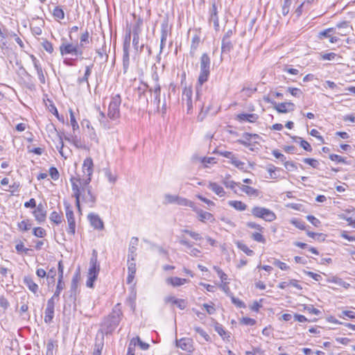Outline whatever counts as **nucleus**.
I'll list each match as a JSON object with an SVG mask.
<instances>
[{
	"mask_svg": "<svg viewBox=\"0 0 355 355\" xmlns=\"http://www.w3.org/2000/svg\"><path fill=\"white\" fill-rule=\"evenodd\" d=\"M73 196L76 198V205L81 214L80 199L89 207L93 208L96 202V196L92 193L89 184L80 181L79 176H72L70 178Z\"/></svg>",
	"mask_w": 355,
	"mask_h": 355,
	"instance_id": "f257e3e1",
	"label": "nucleus"
},
{
	"mask_svg": "<svg viewBox=\"0 0 355 355\" xmlns=\"http://www.w3.org/2000/svg\"><path fill=\"white\" fill-rule=\"evenodd\" d=\"M211 60L207 53H202L200 57V72L196 85V103L201 111L205 107L206 97L202 98V85L208 80L210 74Z\"/></svg>",
	"mask_w": 355,
	"mask_h": 355,
	"instance_id": "f03ea898",
	"label": "nucleus"
},
{
	"mask_svg": "<svg viewBox=\"0 0 355 355\" xmlns=\"http://www.w3.org/2000/svg\"><path fill=\"white\" fill-rule=\"evenodd\" d=\"M121 104V95L112 94L108 105L107 116L112 121L119 119L121 116L120 105Z\"/></svg>",
	"mask_w": 355,
	"mask_h": 355,
	"instance_id": "7ed1b4c3",
	"label": "nucleus"
},
{
	"mask_svg": "<svg viewBox=\"0 0 355 355\" xmlns=\"http://www.w3.org/2000/svg\"><path fill=\"white\" fill-rule=\"evenodd\" d=\"M251 213L254 217L261 218L266 222H272L277 218L276 214L270 209L259 206L252 207Z\"/></svg>",
	"mask_w": 355,
	"mask_h": 355,
	"instance_id": "20e7f679",
	"label": "nucleus"
},
{
	"mask_svg": "<svg viewBox=\"0 0 355 355\" xmlns=\"http://www.w3.org/2000/svg\"><path fill=\"white\" fill-rule=\"evenodd\" d=\"M59 49L62 56L71 55L78 57L83 55V51L79 48L78 44H73L63 41L60 46Z\"/></svg>",
	"mask_w": 355,
	"mask_h": 355,
	"instance_id": "39448f33",
	"label": "nucleus"
},
{
	"mask_svg": "<svg viewBox=\"0 0 355 355\" xmlns=\"http://www.w3.org/2000/svg\"><path fill=\"white\" fill-rule=\"evenodd\" d=\"M83 176L80 181L85 182V184H89L92 180V176L94 172V164L93 160L91 157H87L83 161Z\"/></svg>",
	"mask_w": 355,
	"mask_h": 355,
	"instance_id": "423d86ee",
	"label": "nucleus"
},
{
	"mask_svg": "<svg viewBox=\"0 0 355 355\" xmlns=\"http://www.w3.org/2000/svg\"><path fill=\"white\" fill-rule=\"evenodd\" d=\"M66 218L68 223L67 232L68 234L74 235L76 233V220L72 207L69 203L64 202Z\"/></svg>",
	"mask_w": 355,
	"mask_h": 355,
	"instance_id": "0eeeda50",
	"label": "nucleus"
},
{
	"mask_svg": "<svg viewBox=\"0 0 355 355\" xmlns=\"http://www.w3.org/2000/svg\"><path fill=\"white\" fill-rule=\"evenodd\" d=\"M219 154L221 156L229 159L230 162L232 165H234L235 167H236L237 168H239L244 172L247 171L246 168H245V163L243 162H241V160H239L237 158V157L232 152L220 151Z\"/></svg>",
	"mask_w": 355,
	"mask_h": 355,
	"instance_id": "6e6552de",
	"label": "nucleus"
},
{
	"mask_svg": "<svg viewBox=\"0 0 355 355\" xmlns=\"http://www.w3.org/2000/svg\"><path fill=\"white\" fill-rule=\"evenodd\" d=\"M130 31L128 35H126L125 41L123 44V73H125L128 71L130 64V57H129V49H130Z\"/></svg>",
	"mask_w": 355,
	"mask_h": 355,
	"instance_id": "1a4fd4ad",
	"label": "nucleus"
},
{
	"mask_svg": "<svg viewBox=\"0 0 355 355\" xmlns=\"http://www.w3.org/2000/svg\"><path fill=\"white\" fill-rule=\"evenodd\" d=\"M193 91L191 87H185L182 92V101L184 103L186 102L187 107V113H191L193 110V101H192Z\"/></svg>",
	"mask_w": 355,
	"mask_h": 355,
	"instance_id": "9d476101",
	"label": "nucleus"
},
{
	"mask_svg": "<svg viewBox=\"0 0 355 355\" xmlns=\"http://www.w3.org/2000/svg\"><path fill=\"white\" fill-rule=\"evenodd\" d=\"M122 313L119 309H114L107 318L108 327L110 330L115 329L119 324Z\"/></svg>",
	"mask_w": 355,
	"mask_h": 355,
	"instance_id": "9b49d317",
	"label": "nucleus"
},
{
	"mask_svg": "<svg viewBox=\"0 0 355 355\" xmlns=\"http://www.w3.org/2000/svg\"><path fill=\"white\" fill-rule=\"evenodd\" d=\"M89 265L88 275L92 276L94 275V277H97L100 270V266L98 264L97 254L95 250H94L92 257L90 259Z\"/></svg>",
	"mask_w": 355,
	"mask_h": 355,
	"instance_id": "f8f14e48",
	"label": "nucleus"
},
{
	"mask_svg": "<svg viewBox=\"0 0 355 355\" xmlns=\"http://www.w3.org/2000/svg\"><path fill=\"white\" fill-rule=\"evenodd\" d=\"M334 28H336L334 33L341 36H345L349 34L352 29L349 22L346 21L337 24Z\"/></svg>",
	"mask_w": 355,
	"mask_h": 355,
	"instance_id": "ddd939ff",
	"label": "nucleus"
},
{
	"mask_svg": "<svg viewBox=\"0 0 355 355\" xmlns=\"http://www.w3.org/2000/svg\"><path fill=\"white\" fill-rule=\"evenodd\" d=\"M336 28H329L319 33L318 38L322 40L324 37L329 38L331 43H336L339 38L336 36H334L335 30Z\"/></svg>",
	"mask_w": 355,
	"mask_h": 355,
	"instance_id": "4468645a",
	"label": "nucleus"
},
{
	"mask_svg": "<svg viewBox=\"0 0 355 355\" xmlns=\"http://www.w3.org/2000/svg\"><path fill=\"white\" fill-rule=\"evenodd\" d=\"M87 218L94 228L99 230L104 229V223L98 215L94 213H90L88 214Z\"/></svg>",
	"mask_w": 355,
	"mask_h": 355,
	"instance_id": "2eb2a0df",
	"label": "nucleus"
},
{
	"mask_svg": "<svg viewBox=\"0 0 355 355\" xmlns=\"http://www.w3.org/2000/svg\"><path fill=\"white\" fill-rule=\"evenodd\" d=\"M33 216L35 220L41 223L45 221L46 218V211L45 210L44 206L40 203L36 207L35 209L33 212Z\"/></svg>",
	"mask_w": 355,
	"mask_h": 355,
	"instance_id": "dca6fc26",
	"label": "nucleus"
},
{
	"mask_svg": "<svg viewBox=\"0 0 355 355\" xmlns=\"http://www.w3.org/2000/svg\"><path fill=\"white\" fill-rule=\"evenodd\" d=\"M295 105L291 102L274 103V107L279 113H287L295 110Z\"/></svg>",
	"mask_w": 355,
	"mask_h": 355,
	"instance_id": "f3484780",
	"label": "nucleus"
},
{
	"mask_svg": "<svg viewBox=\"0 0 355 355\" xmlns=\"http://www.w3.org/2000/svg\"><path fill=\"white\" fill-rule=\"evenodd\" d=\"M176 345L182 350L191 352L193 351V340L189 338H182L176 340Z\"/></svg>",
	"mask_w": 355,
	"mask_h": 355,
	"instance_id": "a211bd4d",
	"label": "nucleus"
},
{
	"mask_svg": "<svg viewBox=\"0 0 355 355\" xmlns=\"http://www.w3.org/2000/svg\"><path fill=\"white\" fill-rule=\"evenodd\" d=\"M210 22H213L216 31L219 29V21L218 17L217 7L215 3H212L211 8L209 9V19Z\"/></svg>",
	"mask_w": 355,
	"mask_h": 355,
	"instance_id": "6ab92c4d",
	"label": "nucleus"
},
{
	"mask_svg": "<svg viewBox=\"0 0 355 355\" xmlns=\"http://www.w3.org/2000/svg\"><path fill=\"white\" fill-rule=\"evenodd\" d=\"M166 303H171L173 305H176L180 310H184L187 307V303L184 300L177 299L175 297L172 295L166 296L164 298Z\"/></svg>",
	"mask_w": 355,
	"mask_h": 355,
	"instance_id": "aec40b11",
	"label": "nucleus"
},
{
	"mask_svg": "<svg viewBox=\"0 0 355 355\" xmlns=\"http://www.w3.org/2000/svg\"><path fill=\"white\" fill-rule=\"evenodd\" d=\"M165 282L167 285L172 286L173 287H178L188 283L189 280L187 279L178 277H171L166 278Z\"/></svg>",
	"mask_w": 355,
	"mask_h": 355,
	"instance_id": "412c9836",
	"label": "nucleus"
},
{
	"mask_svg": "<svg viewBox=\"0 0 355 355\" xmlns=\"http://www.w3.org/2000/svg\"><path fill=\"white\" fill-rule=\"evenodd\" d=\"M23 282L32 293L37 295L39 286L31 277H24Z\"/></svg>",
	"mask_w": 355,
	"mask_h": 355,
	"instance_id": "4be33fe9",
	"label": "nucleus"
},
{
	"mask_svg": "<svg viewBox=\"0 0 355 355\" xmlns=\"http://www.w3.org/2000/svg\"><path fill=\"white\" fill-rule=\"evenodd\" d=\"M240 189L250 197H257L260 193L258 189L245 184H241Z\"/></svg>",
	"mask_w": 355,
	"mask_h": 355,
	"instance_id": "5701e85b",
	"label": "nucleus"
},
{
	"mask_svg": "<svg viewBox=\"0 0 355 355\" xmlns=\"http://www.w3.org/2000/svg\"><path fill=\"white\" fill-rule=\"evenodd\" d=\"M150 92L153 93L154 100L153 103L156 105L157 108L159 109L160 104V93L161 87L158 83H156L153 88L150 89Z\"/></svg>",
	"mask_w": 355,
	"mask_h": 355,
	"instance_id": "b1692460",
	"label": "nucleus"
},
{
	"mask_svg": "<svg viewBox=\"0 0 355 355\" xmlns=\"http://www.w3.org/2000/svg\"><path fill=\"white\" fill-rule=\"evenodd\" d=\"M234 46V42L229 39H222L221 53H230Z\"/></svg>",
	"mask_w": 355,
	"mask_h": 355,
	"instance_id": "393cba45",
	"label": "nucleus"
},
{
	"mask_svg": "<svg viewBox=\"0 0 355 355\" xmlns=\"http://www.w3.org/2000/svg\"><path fill=\"white\" fill-rule=\"evenodd\" d=\"M198 220L202 223H205L209 220L210 222H214L215 218L214 216L209 213L200 209V211H198Z\"/></svg>",
	"mask_w": 355,
	"mask_h": 355,
	"instance_id": "a878e982",
	"label": "nucleus"
},
{
	"mask_svg": "<svg viewBox=\"0 0 355 355\" xmlns=\"http://www.w3.org/2000/svg\"><path fill=\"white\" fill-rule=\"evenodd\" d=\"M137 345H138L139 347L143 350H146L149 348V345L146 343L143 342L139 336L132 338L130 341L128 346L133 347V348L135 349V347Z\"/></svg>",
	"mask_w": 355,
	"mask_h": 355,
	"instance_id": "bb28decb",
	"label": "nucleus"
},
{
	"mask_svg": "<svg viewBox=\"0 0 355 355\" xmlns=\"http://www.w3.org/2000/svg\"><path fill=\"white\" fill-rule=\"evenodd\" d=\"M251 134L245 132L243 134V139L238 140V142L245 147H248L250 150H253L252 146L254 144L252 142Z\"/></svg>",
	"mask_w": 355,
	"mask_h": 355,
	"instance_id": "cd10ccee",
	"label": "nucleus"
},
{
	"mask_svg": "<svg viewBox=\"0 0 355 355\" xmlns=\"http://www.w3.org/2000/svg\"><path fill=\"white\" fill-rule=\"evenodd\" d=\"M259 116L256 114H239L237 115V119L240 121H248L254 123L258 119Z\"/></svg>",
	"mask_w": 355,
	"mask_h": 355,
	"instance_id": "c85d7f7f",
	"label": "nucleus"
},
{
	"mask_svg": "<svg viewBox=\"0 0 355 355\" xmlns=\"http://www.w3.org/2000/svg\"><path fill=\"white\" fill-rule=\"evenodd\" d=\"M208 187L220 197L225 195L224 189L216 182H209Z\"/></svg>",
	"mask_w": 355,
	"mask_h": 355,
	"instance_id": "c756f323",
	"label": "nucleus"
},
{
	"mask_svg": "<svg viewBox=\"0 0 355 355\" xmlns=\"http://www.w3.org/2000/svg\"><path fill=\"white\" fill-rule=\"evenodd\" d=\"M200 38L198 35H195L192 37L191 44V49H190V55L192 58L195 56L196 51L200 44Z\"/></svg>",
	"mask_w": 355,
	"mask_h": 355,
	"instance_id": "7c9ffc66",
	"label": "nucleus"
},
{
	"mask_svg": "<svg viewBox=\"0 0 355 355\" xmlns=\"http://www.w3.org/2000/svg\"><path fill=\"white\" fill-rule=\"evenodd\" d=\"M228 205L240 211H245L248 207L246 204L240 200H230Z\"/></svg>",
	"mask_w": 355,
	"mask_h": 355,
	"instance_id": "2f4dec72",
	"label": "nucleus"
},
{
	"mask_svg": "<svg viewBox=\"0 0 355 355\" xmlns=\"http://www.w3.org/2000/svg\"><path fill=\"white\" fill-rule=\"evenodd\" d=\"M52 15L55 19L58 21L64 18V12L62 8L60 6H57L54 8L52 11Z\"/></svg>",
	"mask_w": 355,
	"mask_h": 355,
	"instance_id": "473e14b6",
	"label": "nucleus"
},
{
	"mask_svg": "<svg viewBox=\"0 0 355 355\" xmlns=\"http://www.w3.org/2000/svg\"><path fill=\"white\" fill-rule=\"evenodd\" d=\"M44 314V322L46 323H51L54 317V308L46 306Z\"/></svg>",
	"mask_w": 355,
	"mask_h": 355,
	"instance_id": "72a5a7b5",
	"label": "nucleus"
},
{
	"mask_svg": "<svg viewBox=\"0 0 355 355\" xmlns=\"http://www.w3.org/2000/svg\"><path fill=\"white\" fill-rule=\"evenodd\" d=\"M133 35L132 44H133L135 49L137 52H139V53L142 52L144 50V44L139 43V35Z\"/></svg>",
	"mask_w": 355,
	"mask_h": 355,
	"instance_id": "f704fd0d",
	"label": "nucleus"
},
{
	"mask_svg": "<svg viewBox=\"0 0 355 355\" xmlns=\"http://www.w3.org/2000/svg\"><path fill=\"white\" fill-rule=\"evenodd\" d=\"M266 170L269 173V178L271 179H277L279 178V175L277 173V171H279L280 168L275 166L272 164H268L266 166Z\"/></svg>",
	"mask_w": 355,
	"mask_h": 355,
	"instance_id": "c9c22d12",
	"label": "nucleus"
},
{
	"mask_svg": "<svg viewBox=\"0 0 355 355\" xmlns=\"http://www.w3.org/2000/svg\"><path fill=\"white\" fill-rule=\"evenodd\" d=\"M168 36V31L166 30V26H163L162 28L161 31V41H160V51L159 52L162 53L164 47L165 46L166 39Z\"/></svg>",
	"mask_w": 355,
	"mask_h": 355,
	"instance_id": "e433bc0d",
	"label": "nucleus"
},
{
	"mask_svg": "<svg viewBox=\"0 0 355 355\" xmlns=\"http://www.w3.org/2000/svg\"><path fill=\"white\" fill-rule=\"evenodd\" d=\"M58 347L57 341L49 340L46 344V355H53V351Z\"/></svg>",
	"mask_w": 355,
	"mask_h": 355,
	"instance_id": "4c0bfd02",
	"label": "nucleus"
},
{
	"mask_svg": "<svg viewBox=\"0 0 355 355\" xmlns=\"http://www.w3.org/2000/svg\"><path fill=\"white\" fill-rule=\"evenodd\" d=\"M215 331L223 338V340L225 338H229V334L224 329L223 326L218 323L215 325Z\"/></svg>",
	"mask_w": 355,
	"mask_h": 355,
	"instance_id": "58836bf2",
	"label": "nucleus"
},
{
	"mask_svg": "<svg viewBox=\"0 0 355 355\" xmlns=\"http://www.w3.org/2000/svg\"><path fill=\"white\" fill-rule=\"evenodd\" d=\"M328 282L335 283L345 288H348L350 286L349 283L344 282L342 279L337 277H333L332 278L328 279Z\"/></svg>",
	"mask_w": 355,
	"mask_h": 355,
	"instance_id": "ea45409f",
	"label": "nucleus"
},
{
	"mask_svg": "<svg viewBox=\"0 0 355 355\" xmlns=\"http://www.w3.org/2000/svg\"><path fill=\"white\" fill-rule=\"evenodd\" d=\"M143 25V19L141 18H138L136 20L135 24H134L132 28V35H140L141 31V26Z\"/></svg>",
	"mask_w": 355,
	"mask_h": 355,
	"instance_id": "a19ab883",
	"label": "nucleus"
},
{
	"mask_svg": "<svg viewBox=\"0 0 355 355\" xmlns=\"http://www.w3.org/2000/svg\"><path fill=\"white\" fill-rule=\"evenodd\" d=\"M55 131L56 132V135H58V142L56 144V148L58 150L61 156L64 157L66 158L67 157L64 156V153H63L64 143H63L62 137L60 135V133L57 132V130L55 129Z\"/></svg>",
	"mask_w": 355,
	"mask_h": 355,
	"instance_id": "79ce46f5",
	"label": "nucleus"
},
{
	"mask_svg": "<svg viewBox=\"0 0 355 355\" xmlns=\"http://www.w3.org/2000/svg\"><path fill=\"white\" fill-rule=\"evenodd\" d=\"M77 286H78V283H77L76 279H73L72 282H71V284L70 291H69V292L71 293L70 298L73 301L76 300V291H77Z\"/></svg>",
	"mask_w": 355,
	"mask_h": 355,
	"instance_id": "37998d69",
	"label": "nucleus"
},
{
	"mask_svg": "<svg viewBox=\"0 0 355 355\" xmlns=\"http://www.w3.org/2000/svg\"><path fill=\"white\" fill-rule=\"evenodd\" d=\"M49 219L56 225H59L62 223V215L54 211L50 214Z\"/></svg>",
	"mask_w": 355,
	"mask_h": 355,
	"instance_id": "c03bdc74",
	"label": "nucleus"
},
{
	"mask_svg": "<svg viewBox=\"0 0 355 355\" xmlns=\"http://www.w3.org/2000/svg\"><path fill=\"white\" fill-rule=\"evenodd\" d=\"M236 245L237 247L247 255L252 256L254 254L253 250H250L245 244L241 242H238Z\"/></svg>",
	"mask_w": 355,
	"mask_h": 355,
	"instance_id": "a18cd8bd",
	"label": "nucleus"
},
{
	"mask_svg": "<svg viewBox=\"0 0 355 355\" xmlns=\"http://www.w3.org/2000/svg\"><path fill=\"white\" fill-rule=\"evenodd\" d=\"M64 284L62 282V279L58 278V284L56 286V288L54 293V297H59L62 291L64 289Z\"/></svg>",
	"mask_w": 355,
	"mask_h": 355,
	"instance_id": "49530a36",
	"label": "nucleus"
},
{
	"mask_svg": "<svg viewBox=\"0 0 355 355\" xmlns=\"http://www.w3.org/2000/svg\"><path fill=\"white\" fill-rule=\"evenodd\" d=\"M251 238L259 243L265 244L266 243V238L260 232H254L251 235Z\"/></svg>",
	"mask_w": 355,
	"mask_h": 355,
	"instance_id": "de8ad7c7",
	"label": "nucleus"
},
{
	"mask_svg": "<svg viewBox=\"0 0 355 355\" xmlns=\"http://www.w3.org/2000/svg\"><path fill=\"white\" fill-rule=\"evenodd\" d=\"M105 41L103 40V44L101 48H98V49H96V53L98 54V55L101 58H104L105 57V60H107V58H108V55L106 54V49H105Z\"/></svg>",
	"mask_w": 355,
	"mask_h": 355,
	"instance_id": "09e8293b",
	"label": "nucleus"
},
{
	"mask_svg": "<svg viewBox=\"0 0 355 355\" xmlns=\"http://www.w3.org/2000/svg\"><path fill=\"white\" fill-rule=\"evenodd\" d=\"M31 225L29 220H24L18 223V227L22 231H28L31 228Z\"/></svg>",
	"mask_w": 355,
	"mask_h": 355,
	"instance_id": "8fccbe9b",
	"label": "nucleus"
},
{
	"mask_svg": "<svg viewBox=\"0 0 355 355\" xmlns=\"http://www.w3.org/2000/svg\"><path fill=\"white\" fill-rule=\"evenodd\" d=\"M89 34L87 31L82 33L80 37V46L83 47L85 44L89 43Z\"/></svg>",
	"mask_w": 355,
	"mask_h": 355,
	"instance_id": "3c124183",
	"label": "nucleus"
},
{
	"mask_svg": "<svg viewBox=\"0 0 355 355\" xmlns=\"http://www.w3.org/2000/svg\"><path fill=\"white\" fill-rule=\"evenodd\" d=\"M193 329H194L196 333H198V334H200L202 338H204L206 341L210 340V336L201 327H194Z\"/></svg>",
	"mask_w": 355,
	"mask_h": 355,
	"instance_id": "603ef678",
	"label": "nucleus"
},
{
	"mask_svg": "<svg viewBox=\"0 0 355 355\" xmlns=\"http://www.w3.org/2000/svg\"><path fill=\"white\" fill-rule=\"evenodd\" d=\"M30 58L33 62V64L34 65V67L37 71V73L42 71V66L39 62V60L37 59V58L34 55H30Z\"/></svg>",
	"mask_w": 355,
	"mask_h": 355,
	"instance_id": "864d4df0",
	"label": "nucleus"
},
{
	"mask_svg": "<svg viewBox=\"0 0 355 355\" xmlns=\"http://www.w3.org/2000/svg\"><path fill=\"white\" fill-rule=\"evenodd\" d=\"M30 58L33 62V64L34 65V67L37 71V73L42 71V66L39 62V60L37 59V58L34 55H30Z\"/></svg>",
	"mask_w": 355,
	"mask_h": 355,
	"instance_id": "5fc2aeb1",
	"label": "nucleus"
},
{
	"mask_svg": "<svg viewBox=\"0 0 355 355\" xmlns=\"http://www.w3.org/2000/svg\"><path fill=\"white\" fill-rule=\"evenodd\" d=\"M33 234L39 238H43L46 236V230L42 227H35L33 231Z\"/></svg>",
	"mask_w": 355,
	"mask_h": 355,
	"instance_id": "6e6d98bb",
	"label": "nucleus"
},
{
	"mask_svg": "<svg viewBox=\"0 0 355 355\" xmlns=\"http://www.w3.org/2000/svg\"><path fill=\"white\" fill-rule=\"evenodd\" d=\"M105 175L107 178L108 181L112 184H114L116 181V176L113 175L110 169H105Z\"/></svg>",
	"mask_w": 355,
	"mask_h": 355,
	"instance_id": "4d7b16f0",
	"label": "nucleus"
},
{
	"mask_svg": "<svg viewBox=\"0 0 355 355\" xmlns=\"http://www.w3.org/2000/svg\"><path fill=\"white\" fill-rule=\"evenodd\" d=\"M214 269L215 270L217 275L221 279L222 283L225 282V281L227 279V275L220 268H218L217 266H214Z\"/></svg>",
	"mask_w": 355,
	"mask_h": 355,
	"instance_id": "13d9d810",
	"label": "nucleus"
},
{
	"mask_svg": "<svg viewBox=\"0 0 355 355\" xmlns=\"http://www.w3.org/2000/svg\"><path fill=\"white\" fill-rule=\"evenodd\" d=\"M42 46L44 49L49 53H52L53 52V46L51 42L48 40H44L42 42Z\"/></svg>",
	"mask_w": 355,
	"mask_h": 355,
	"instance_id": "bf43d9fd",
	"label": "nucleus"
},
{
	"mask_svg": "<svg viewBox=\"0 0 355 355\" xmlns=\"http://www.w3.org/2000/svg\"><path fill=\"white\" fill-rule=\"evenodd\" d=\"M178 196L166 194L164 196V200L166 203L176 204Z\"/></svg>",
	"mask_w": 355,
	"mask_h": 355,
	"instance_id": "052dcab7",
	"label": "nucleus"
},
{
	"mask_svg": "<svg viewBox=\"0 0 355 355\" xmlns=\"http://www.w3.org/2000/svg\"><path fill=\"white\" fill-rule=\"evenodd\" d=\"M303 162L306 164H309L314 168H317L319 166L318 161L313 158H304Z\"/></svg>",
	"mask_w": 355,
	"mask_h": 355,
	"instance_id": "680f3d73",
	"label": "nucleus"
},
{
	"mask_svg": "<svg viewBox=\"0 0 355 355\" xmlns=\"http://www.w3.org/2000/svg\"><path fill=\"white\" fill-rule=\"evenodd\" d=\"M287 91L293 96L300 98L302 92V91L298 88L295 87H288Z\"/></svg>",
	"mask_w": 355,
	"mask_h": 355,
	"instance_id": "e2e57ef3",
	"label": "nucleus"
},
{
	"mask_svg": "<svg viewBox=\"0 0 355 355\" xmlns=\"http://www.w3.org/2000/svg\"><path fill=\"white\" fill-rule=\"evenodd\" d=\"M232 302L239 308H245V303L239 298L235 297L233 295L230 297Z\"/></svg>",
	"mask_w": 355,
	"mask_h": 355,
	"instance_id": "0e129e2a",
	"label": "nucleus"
},
{
	"mask_svg": "<svg viewBox=\"0 0 355 355\" xmlns=\"http://www.w3.org/2000/svg\"><path fill=\"white\" fill-rule=\"evenodd\" d=\"M49 175L53 180H58L60 177V174L58 169L53 166L49 168Z\"/></svg>",
	"mask_w": 355,
	"mask_h": 355,
	"instance_id": "69168bd1",
	"label": "nucleus"
},
{
	"mask_svg": "<svg viewBox=\"0 0 355 355\" xmlns=\"http://www.w3.org/2000/svg\"><path fill=\"white\" fill-rule=\"evenodd\" d=\"M339 317L340 318H345V317H347L350 319H354L355 318V312H354L352 311H343L339 315Z\"/></svg>",
	"mask_w": 355,
	"mask_h": 355,
	"instance_id": "338daca9",
	"label": "nucleus"
},
{
	"mask_svg": "<svg viewBox=\"0 0 355 355\" xmlns=\"http://www.w3.org/2000/svg\"><path fill=\"white\" fill-rule=\"evenodd\" d=\"M246 355H264V351L261 348H253L252 351H248L245 352Z\"/></svg>",
	"mask_w": 355,
	"mask_h": 355,
	"instance_id": "774afa93",
	"label": "nucleus"
}]
</instances>
